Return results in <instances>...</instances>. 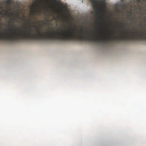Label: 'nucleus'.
<instances>
[{
	"mask_svg": "<svg viewBox=\"0 0 146 146\" xmlns=\"http://www.w3.org/2000/svg\"><path fill=\"white\" fill-rule=\"evenodd\" d=\"M41 22H43V24L44 25H45L46 24V22H44V21H41Z\"/></svg>",
	"mask_w": 146,
	"mask_h": 146,
	"instance_id": "nucleus-5",
	"label": "nucleus"
},
{
	"mask_svg": "<svg viewBox=\"0 0 146 146\" xmlns=\"http://www.w3.org/2000/svg\"><path fill=\"white\" fill-rule=\"evenodd\" d=\"M23 20H24V18H23Z\"/></svg>",
	"mask_w": 146,
	"mask_h": 146,
	"instance_id": "nucleus-9",
	"label": "nucleus"
},
{
	"mask_svg": "<svg viewBox=\"0 0 146 146\" xmlns=\"http://www.w3.org/2000/svg\"><path fill=\"white\" fill-rule=\"evenodd\" d=\"M10 30L11 31L6 33L7 40H56L82 41L87 40L107 42L112 40H121V35L119 36H111V32H110V35H108L107 33L102 34L100 32L98 33V30L96 34H94L91 31L86 29L84 32L82 29L80 31L77 29H61L56 31L54 30H46L43 32L37 29H36L33 31H32L31 29L19 30L17 31L12 29H10Z\"/></svg>",
	"mask_w": 146,
	"mask_h": 146,
	"instance_id": "nucleus-1",
	"label": "nucleus"
},
{
	"mask_svg": "<svg viewBox=\"0 0 146 146\" xmlns=\"http://www.w3.org/2000/svg\"><path fill=\"white\" fill-rule=\"evenodd\" d=\"M13 25H12V27H13Z\"/></svg>",
	"mask_w": 146,
	"mask_h": 146,
	"instance_id": "nucleus-11",
	"label": "nucleus"
},
{
	"mask_svg": "<svg viewBox=\"0 0 146 146\" xmlns=\"http://www.w3.org/2000/svg\"><path fill=\"white\" fill-rule=\"evenodd\" d=\"M33 24H34V23H35V22H33Z\"/></svg>",
	"mask_w": 146,
	"mask_h": 146,
	"instance_id": "nucleus-8",
	"label": "nucleus"
},
{
	"mask_svg": "<svg viewBox=\"0 0 146 146\" xmlns=\"http://www.w3.org/2000/svg\"><path fill=\"white\" fill-rule=\"evenodd\" d=\"M11 21H9V22H11Z\"/></svg>",
	"mask_w": 146,
	"mask_h": 146,
	"instance_id": "nucleus-12",
	"label": "nucleus"
},
{
	"mask_svg": "<svg viewBox=\"0 0 146 146\" xmlns=\"http://www.w3.org/2000/svg\"><path fill=\"white\" fill-rule=\"evenodd\" d=\"M94 7H96L98 4L97 0H89Z\"/></svg>",
	"mask_w": 146,
	"mask_h": 146,
	"instance_id": "nucleus-2",
	"label": "nucleus"
},
{
	"mask_svg": "<svg viewBox=\"0 0 146 146\" xmlns=\"http://www.w3.org/2000/svg\"><path fill=\"white\" fill-rule=\"evenodd\" d=\"M5 31L6 32H7L6 30H5Z\"/></svg>",
	"mask_w": 146,
	"mask_h": 146,
	"instance_id": "nucleus-13",
	"label": "nucleus"
},
{
	"mask_svg": "<svg viewBox=\"0 0 146 146\" xmlns=\"http://www.w3.org/2000/svg\"><path fill=\"white\" fill-rule=\"evenodd\" d=\"M42 0H36V2L37 3H40Z\"/></svg>",
	"mask_w": 146,
	"mask_h": 146,
	"instance_id": "nucleus-4",
	"label": "nucleus"
},
{
	"mask_svg": "<svg viewBox=\"0 0 146 146\" xmlns=\"http://www.w3.org/2000/svg\"><path fill=\"white\" fill-rule=\"evenodd\" d=\"M12 2L11 0H6L5 3L8 5H10Z\"/></svg>",
	"mask_w": 146,
	"mask_h": 146,
	"instance_id": "nucleus-3",
	"label": "nucleus"
},
{
	"mask_svg": "<svg viewBox=\"0 0 146 146\" xmlns=\"http://www.w3.org/2000/svg\"><path fill=\"white\" fill-rule=\"evenodd\" d=\"M121 0V1H122V2L123 1H124V0Z\"/></svg>",
	"mask_w": 146,
	"mask_h": 146,
	"instance_id": "nucleus-7",
	"label": "nucleus"
},
{
	"mask_svg": "<svg viewBox=\"0 0 146 146\" xmlns=\"http://www.w3.org/2000/svg\"><path fill=\"white\" fill-rule=\"evenodd\" d=\"M121 24H122V25H124V23L123 22H122V23H121Z\"/></svg>",
	"mask_w": 146,
	"mask_h": 146,
	"instance_id": "nucleus-6",
	"label": "nucleus"
},
{
	"mask_svg": "<svg viewBox=\"0 0 146 146\" xmlns=\"http://www.w3.org/2000/svg\"><path fill=\"white\" fill-rule=\"evenodd\" d=\"M12 19V20H13V19Z\"/></svg>",
	"mask_w": 146,
	"mask_h": 146,
	"instance_id": "nucleus-10",
	"label": "nucleus"
}]
</instances>
